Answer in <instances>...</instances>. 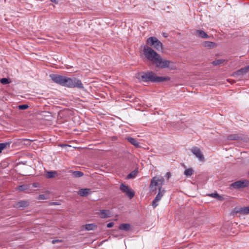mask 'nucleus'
Returning <instances> with one entry per match:
<instances>
[{"mask_svg": "<svg viewBox=\"0 0 249 249\" xmlns=\"http://www.w3.org/2000/svg\"><path fill=\"white\" fill-rule=\"evenodd\" d=\"M242 137L239 134H231L228 136L229 140H238L241 139Z\"/></svg>", "mask_w": 249, "mask_h": 249, "instance_id": "17", "label": "nucleus"}, {"mask_svg": "<svg viewBox=\"0 0 249 249\" xmlns=\"http://www.w3.org/2000/svg\"><path fill=\"white\" fill-rule=\"evenodd\" d=\"M249 185V182L246 180H238L231 184V187L234 189H239L244 188Z\"/></svg>", "mask_w": 249, "mask_h": 249, "instance_id": "6", "label": "nucleus"}, {"mask_svg": "<svg viewBox=\"0 0 249 249\" xmlns=\"http://www.w3.org/2000/svg\"><path fill=\"white\" fill-rule=\"evenodd\" d=\"M0 82L1 84L5 85L9 84L10 83V80L8 78H3L0 79Z\"/></svg>", "mask_w": 249, "mask_h": 249, "instance_id": "29", "label": "nucleus"}, {"mask_svg": "<svg viewBox=\"0 0 249 249\" xmlns=\"http://www.w3.org/2000/svg\"><path fill=\"white\" fill-rule=\"evenodd\" d=\"M56 174L55 171H48L47 173V176L48 178H53Z\"/></svg>", "mask_w": 249, "mask_h": 249, "instance_id": "28", "label": "nucleus"}, {"mask_svg": "<svg viewBox=\"0 0 249 249\" xmlns=\"http://www.w3.org/2000/svg\"><path fill=\"white\" fill-rule=\"evenodd\" d=\"M209 196L215 198L218 200H222L223 199V197L220 195H219L217 193H212L209 195Z\"/></svg>", "mask_w": 249, "mask_h": 249, "instance_id": "25", "label": "nucleus"}, {"mask_svg": "<svg viewBox=\"0 0 249 249\" xmlns=\"http://www.w3.org/2000/svg\"><path fill=\"white\" fill-rule=\"evenodd\" d=\"M165 190L159 188V192L156 196L155 199L152 201V206L154 208H156L158 205V202L161 200L162 197L164 195Z\"/></svg>", "mask_w": 249, "mask_h": 249, "instance_id": "7", "label": "nucleus"}, {"mask_svg": "<svg viewBox=\"0 0 249 249\" xmlns=\"http://www.w3.org/2000/svg\"><path fill=\"white\" fill-rule=\"evenodd\" d=\"M50 77L54 82L62 86L80 89L84 88L81 80L75 78H71L55 74H51Z\"/></svg>", "mask_w": 249, "mask_h": 249, "instance_id": "1", "label": "nucleus"}, {"mask_svg": "<svg viewBox=\"0 0 249 249\" xmlns=\"http://www.w3.org/2000/svg\"><path fill=\"white\" fill-rule=\"evenodd\" d=\"M143 54L144 57L153 64L154 63L159 54L156 53L151 48L147 46H144L143 48Z\"/></svg>", "mask_w": 249, "mask_h": 249, "instance_id": "5", "label": "nucleus"}, {"mask_svg": "<svg viewBox=\"0 0 249 249\" xmlns=\"http://www.w3.org/2000/svg\"><path fill=\"white\" fill-rule=\"evenodd\" d=\"M234 213H238L243 215H246L249 214V207H241V208H235L234 209Z\"/></svg>", "mask_w": 249, "mask_h": 249, "instance_id": "10", "label": "nucleus"}, {"mask_svg": "<svg viewBox=\"0 0 249 249\" xmlns=\"http://www.w3.org/2000/svg\"><path fill=\"white\" fill-rule=\"evenodd\" d=\"M249 71V66H247L237 71L234 73V76L237 77L238 76L246 73Z\"/></svg>", "mask_w": 249, "mask_h": 249, "instance_id": "12", "label": "nucleus"}, {"mask_svg": "<svg viewBox=\"0 0 249 249\" xmlns=\"http://www.w3.org/2000/svg\"><path fill=\"white\" fill-rule=\"evenodd\" d=\"M29 205V203L27 201L22 200L17 202L14 204V207L16 208H23L27 207Z\"/></svg>", "mask_w": 249, "mask_h": 249, "instance_id": "11", "label": "nucleus"}, {"mask_svg": "<svg viewBox=\"0 0 249 249\" xmlns=\"http://www.w3.org/2000/svg\"><path fill=\"white\" fill-rule=\"evenodd\" d=\"M157 39V38L155 37H150L147 39V43L150 46H153L155 42H156Z\"/></svg>", "mask_w": 249, "mask_h": 249, "instance_id": "20", "label": "nucleus"}, {"mask_svg": "<svg viewBox=\"0 0 249 249\" xmlns=\"http://www.w3.org/2000/svg\"><path fill=\"white\" fill-rule=\"evenodd\" d=\"M10 145V142H6L4 143H0V153L2 152L3 150L7 147H9Z\"/></svg>", "mask_w": 249, "mask_h": 249, "instance_id": "21", "label": "nucleus"}, {"mask_svg": "<svg viewBox=\"0 0 249 249\" xmlns=\"http://www.w3.org/2000/svg\"><path fill=\"white\" fill-rule=\"evenodd\" d=\"M73 177L75 178L81 177L84 175L83 172L80 171H71Z\"/></svg>", "mask_w": 249, "mask_h": 249, "instance_id": "26", "label": "nucleus"}, {"mask_svg": "<svg viewBox=\"0 0 249 249\" xmlns=\"http://www.w3.org/2000/svg\"><path fill=\"white\" fill-rule=\"evenodd\" d=\"M114 223L113 222H110L107 224V228H111L113 226Z\"/></svg>", "mask_w": 249, "mask_h": 249, "instance_id": "35", "label": "nucleus"}, {"mask_svg": "<svg viewBox=\"0 0 249 249\" xmlns=\"http://www.w3.org/2000/svg\"><path fill=\"white\" fill-rule=\"evenodd\" d=\"M99 214L102 218L110 217L111 216L110 212L108 210H102L100 211Z\"/></svg>", "mask_w": 249, "mask_h": 249, "instance_id": "13", "label": "nucleus"}, {"mask_svg": "<svg viewBox=\"0 0 249 249\" xmlns=\"http://www.w3.org/2000/svg\"><path fill=\"white\" fill-rule=\"evenodd\" d=\"M85 228L87 231H91L95 230L97 226L94 224H88L85 225Z\"/></svg>", "mask_w": 249, "mask_h": 249, "instance_id": "19", "label": "nucleus"}, {"mask_svg": "<svg viewBox=\"0 0 249 249\" xmlns=\"http://www.w3.org/2000/svg\"><path fill=\"white\" fill-rule=\"evenodd\" d=\"M130 226L129 224H121L119 226V229L121 230H124L125 231H127L130 229Z\"/></svg>", "mask_w": 249, "mask_h": 249, "instance_id": "22", "label": "nucleus"}, {"mask_svg": "<svg viewBox=\"0 0 249 249\" xmlns=\"http://www.w3.org/2000/svg\"><path fill=\"white\" fill-rule=\"evenodd\" d=\"M138 78L144 82L151 81L152 82H161L170 79L168 77L157 76L155 73L151 71L143 72L139 74Z\"/></svg>", "mask_w": 249, "mask_h": 249, "instance_id": "2", "label": "nucleus"}, {"mask_svg": "<svg viewBox=\"0 0 249 249\" xmlns=\"http://www.w3.org/2000/svg\"><path fill=\"white\" fill-rule=\"evenodd\" d=\"M90 193V190L89 189L85 188L79 190L78 194L82 196H88Z\"/></svg>", "mask_w": 249, "mask_h": 249, "instance_id": "15", "label": "nucleus"}, {"mask_svg": "<svg viewBox=\"0 0 249 249\" xmlns=\"http://www.w3.org/2000/svg\"><path fill=\"white\" fill-rule=\"evenodd\" d=\"M193 173H194V170L192 168H188V169H186L185 170L184 174L187 177H190L192 175H193Z\"/></svg>", "mask_w": 249, "mask_h": 249, "instance_id": "24", "label": "nucleus"}, {"mask_svg": "<svg viewBox=\"0 0 249 249\" xmlns=\"http://www.w3.org/2000/svg\"><path fill=\"white\" fill-rule=\"evenodd\" d=\"M25 189V186L24 185H20L18 186V190L19 191H23Z\"/></svg>", "mask_w": 249, "mask_h": 249, "instance_id": "34", "label": "nucleus"}, {"mask_svg": "<svg viewBox=\"0 0 249 249\" xmlns=\"http://www.w3.org/2000/svg\"><path fill=\"white\" fill-rule=\"evenodd\" d=\"M137 173H138V170L136 169L128 174V175L127 176V178H133L136 176Z\"/></svg>", "mask_w": 249, "mask_h": 249, "instance_id": "27", "label": "nucleus"}, {"mask_svg": "<svg viewBox=\"0 0 249 249\" xmlns=\"http://www.w3.org/2000/svg\"><path fill=\"white\" fill-rule=\"evenodd\" d=\"M28 107H29V106L28 105H26V104L21 105H19L18 106V109H20V110H25V109H27Z\"/></svg>", "mask_w": 249, "mask_h": 249, "instance_id": "31", "label": "nucleus"}, {"mask_svg": "<svg viewBox=\"0 0 249 249\" xmlns=\"http://www.w3.org/2000/svg\"><path fill=\"white\" fill-rule=\"evenodd\" d=\"M61 242V241L59 240H53L52 241V244H54L55 243H58V242Z\"/></svg>", "mask_w": 249, "mask_h": 249, "instance_id": "36", "label": "nucleus"}, {"mask_svg": "<svg viewBox=\"0 0 249 249\" xmlns=\"http://www.w3.org/2000/svg\"><path fill=\"white\" fill-rule=\"evenodd\" d=\"M195 35L203 38H209V36L207 35V34L201 30H196Z\"/></svg>", "mask_w": 249, "mask_h": 249, "instance_id": "14", "label": "nucleus"}, {"mask_svg": "<svg viewBox=\"0 0 249 249\" xmlns=\"http://www.w3.org/2000/svg\"><path fill=\"white\" fill-rule=\"evenodd\" d=\"M38 198L39 199H47V197L45 195H40L38 196Z\"/></svg>", "mask_w": 249, "mask_h": 249, "instance_id": "32", "label": "nucleus"}, {"mask_svg": "<svg viewBox=\"0 0 249 249\" xmlns=\"http://www.w3.org/2000/svg\"><path fill=\"white\" fill-rule=\"evenodd\" d=\"M203 46L208 48H214L215 46V44L214 42L211 41H205L203 43Z\"/></svg>", "mask_w": 249, "mask_h": 249, "instance_id": "18", "label": "nucleus"}, {"mask_svg": "<svg viewBox=\"0 0 249 249\" xmlns=\"http://www.w3.org/2000/svg\"><path fill=\"white\" fill-rule=\"evenodd\" d=\"M224 61V60L223 59H216L213 62V64L214 65H218L223 63Z\"/></svg>", "mask_w": 249, "mask_h": 249, "instance_id": "30", "label": "nucleus"}, {"mask_svg": "<svg viewBox=\"0 0 249 249\" xmlns=\"http://www.w3.org/2000/svg\"><path fill=\"white\" fill-rule=\"evenodd\" d=\"M24 141H27V142H30V141L29 140H28V139H25V140H24Z\"/></svg>", "mask_w": 249, "mask_h": 249, "instance_id": "38", "label": "nucleus"}, {"mask_svg": "<svg viewBox=\"0 0 249 249\" xmlns=\"http://www.w3.org/2000/svg\"><path fill=\"white\" fill-rule=\"evenodd\" d=\"M153 64L156 67L160 69H169L173 70L177 68L176 65L173 61L162 58L160 54Z\"/></svg>", "mask_w": 249, "mask_h": 249, "instance_id": "3", "label": "nucleus"}, {"mask_svg": "<svg viewBox=\"0 0 249 249\" xmlns=\"http://www.w3.org/2000/svg\"><path fill=\"white\" fill-rule=\"evenodd\" d=\"M164 179L162 176H155L153 177L150 182L149 189L151 192H155L157 189H162V186L163 185Z\"/></svg>", "mask_w": 249, "mask_h": 249, "instance_id": "4", "label": "nucleus"}, {"mask_svg": "<svg viewBox=\"0 0 249 249\" xmlns=\"http://www.w3.org/2000/svg\"><path fill=\"white\" fill-rule=\"evenodd\" d=\"M120 190L124 193L129 198H132L134 196V193L132 192L127 186L122 183L120 187Z\"/></svg>", "mask_w": 249, "mask_h": 249, "instance_id": "8", "label": "nucleus"}, {"mask_svg": "<svg viewBox=\"0 0 249 249\" xmlns=\"http://www.w3.org/2000/svg\"><path fill=\"white\" fill-rule=\"evenodd\" d=\"M171 176V174L169 172H167L166 173L165 175V177L167 178V179H169Z\"/></svg>", "mask_w": 249, "mask_h": 249, "instance_id": "33", "label": "nucleus"}, {"mask_svg": "<svg viewBox=\"0 0 249 249\" xmlns=\"http://www.w3.org/2000/svg\"><path fill=\"white\" fill-rule=\"evenodd\" d=\"M191 151L198 158L199 161H203L204 160V156L199 148L197 147H192Z\"/></svg>", "mask_w": 249, "mask_h": 249, "instance_id": "9", "label": "nucleus"}, {"mask_svg": "<svg viewBox=\"0 0 249 249\" xmlns=\"http://www.w3.org/2000/svg\"><path fill=\"white\" fill-rule=\"evenodd\" d=\"M153 46L154 48L157 50H159L162 49V43L158 39L156 40V42H155V44H154Z\"/></svg>", "mask_w": 249, "mask_h": 249, "instance_id": "23", "label": "nucleus"}, {"mask_svg": "<svg viewBox=\"0 0 249 249\" xmlns=\"http://www.w3.org/2000/svg\"><path fill=\"white\" fill-rule=\"evenodd\" d=\"M50 1L55 4H57L59 2L58 0H50Z\"/></svg>", "mask_w": 249, "mask_h": 249, "instance_id": "37", "label": "nucleus"}, {"mask_svg": "<svg viewBox=\"0 0 249 249\" xmlns=\"http://www.w3.org/2000/svg\"><path fill=\"white\" fill-rule=\"evenodd\" d=\"M126 139L131 144H132V145H133L135 147H139L140 146L139 142H138V141L136 139L132 138V137H127V138H126Z\"/></svg>", "mask_w": 249, "mask_h": 249, "instance_id": "16", "label": "nucleus"}]
</instances>
